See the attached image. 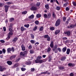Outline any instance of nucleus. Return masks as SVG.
<instances>
[{"label": "nucleus", "mask_w": 76, "mask_h": 76, "mask_svg": "<svg viewBox=\"0 0 76 76\" xmlns=\"http://www.w3.org/2000/svg\"><path fill=\"white\" fill-rule=\"evenodd\" d=\"M50 47L52 48H54V43H53V42H51L50 44Z\"/></svg>", "instance_id": "nucleus-6"}, {"label": "nucleus", "mask_w": 76, "mask_h": 76, "mask_svg": "<svg viewBox=\"0 0 76 76\" xmlns=\"http://www.w3.org/2000/svg\"><path fill=\"white\" fill-rule=\"evenodd\" d=\"M67 49V48H66V47H65V48H64L62 49V51L63 52H65L66 51V50Z\"/></svg>", "instance_id": "nucleus-23"}, {"label": "nucleus", "mask_w": 76, "mask_h": 76, "mask_svg": "<svg viewBox=\"0 0 76 76\" xmlns=\"http://www.w3.org/2000/svg\"><path fill=\"white\" fill-rule=\"evenodd\" d=\"M7 51L8 53H10V52L11 51V49L10 48H8L7 49Z\"/></svg>", "instance_id": "nucleus-33"}, {"label": "nucleus", "mask_w": 76, "mask_h": 76, "mask_svg": "<svg viewBox=\"0 0 76 76\" xmlns=\"http://www.w3.org/2000/svg\"><path fill=\"white\" fill-rule=\"evenodd\" d=\"M35 71V68H31V72H34Z\"/></svg>", "instance_id": "nucleus-50"}, {"label": "nucleus", "mask_w": 76, "mask_h": 76, "mask_svg": "<svg viewBox=\"0 0 76 76\" xmlns=\"http://www.w3.org/2000/svg\"><path fill=\"white\" fill-rule=\"evenodd\" d=\"M65 34H66L68 36H69L70 35V31H66L64 33Z\"/></svg>", "instance_id": "nucleus-8"}, {"label": "nucleus", "mask_w": 76, "mask_h": 76, "mask_svg": "<svg viewBox=\"0 0 76 76\" xmlns=\"http://www.w3.org/2000/svg\"><path fill=\"white\" fill-rule=\"evenodd\" d=\"M44 29V28L42 27H41L39 28V31H42Z\"/></svg>", "instance_id": "nucleus-46"}, {"label": "nucleus", "mask_w": 76, "mask_h": 76, "mask_svg": "<svg viewBox=\"0 0 76 76\" xmlns=\"http://www.w3.org/2000/svg\"><path fill=\"white\" fill-rule=\"evenodd\" d=\"M70 49L69 48L67 49L66 51V54H69V53H70Z\"/></svg>", "instance_id": "nucleus-19"}, {"label": "nucleus", "mask_w": 76, "mask_h": 76, "mask_svg": "<svg viewBox=\"0 0 76 76\" xmlns=\"http://www.w3.org/2000/svg\"><path fill=\"white\" fill-rule=\"evenodd\" d=\"M69 7H67L66 8V11H69Z\"/></svg>", "instance_id": "nucleus-52"}, {"label": "nucleus", "mask_w": 76, "mask_h": 76, "mask_svg": "<svg viewBox=\"0 0 76 76\" xmlns=\"http://www.w3.org/2000/svg\"><path fill=\"white\" fill-rule=\"evenodd\" d=\"M24 26L26 27V28H29V24L25 25Z\"/></svg>", "instance_id": "nucleus-37"}, {"label": "nucleus", "mask_w": 76, "mask_h": 76, "mask_svg": "<svg viewBox=\"0 0 76 76\" xmlns=\"http://www.w3.org/2000/svg\"><path fill=\"white\" fill-rule=\"evenodd\" d=\"M43 16L44 18H48V16L47 14H44L43 15Z\"/></svg>", "instance_id": "nucleus-30"}, {"label": "nucleus", "mask_w": 76, "mask_h": 76, "mask_svg": "<svg viewBox=\"0 0 76 76\" xmlns=\"http://www.w3.org/2000/svg\"><path fill=\"white\" fill-rule=\"evenodd\" d=\"M9 31H10L8 34V37L6 38V40H9V39L10 38V37H11L12 34H13V33L12 32V30L11 28H9Z\"/></svg>", "instance_id": "nucleus-1"}, {"label": "nucleus", "mask_w": 76, "mask_h": 76, "mask_svg": "<svg viewBox=\"0 0 76 76\" xmlns=\"http://www.w3.org/2000/svg\"><path fill=\"white\" fill-rule=\"evenodd\" d=\"M35 23L36 25H38L39 24V22L38 20H36L35 22Z\"/></svg>", "instance_id": "nucleus-40"}, {"label": "nucleus", "mask_w": 76, "mask_h": 76, "mask_svg": "<svg viewBox=\"0 0 76 76\" xmlns=\"http://www.w3.org/2000/svg\"><path fill=\"white\" fill-rule=\"evenodd\" d=\"M51 14L50 13H48V18L49 19L51 18Z\"/></svg>", "instance_id": "nucleus-16"}, {"label": "nucleus", "mask_w": 76, "mask_h": 76, "mask_svg": "<svg viewBox=\"0 0 76 76\" xmlns=\"http://www.w3.org/2000/svg\"><path fill=\"white\" fill-rule=\"evenodd\" d=\"M72 3L73 4V5L74 6H76V2H72Z\"/></svg>", "instance_id": "nucleus-54"}, {"label": "nucleus", "mask_w": 76, "mask_h": 76, "mask_svg": "<svg viewBox=\"0 0 76 76\" xmlns=\"http://www.w3.org/2000/svg\"><path fill=\"white\" fill-rule=\"evenodd\" d=\"M21 48L22 51H25V50H26L25 46L23 44L21 45Z\"/></svg>", "instance_id": "nucleus-7"}, {"label": "nucleus", "mask_w": 76, "mask_h": 76, "mask_svg": "<svg viewBox=\"0 0 76 76\" xmlns=\"http://www.w3.org/2000/svg\"><path fill=\"white\" fill-rule=\"evenodd\" d=\"M60 30H58L55 31V34L56 35H57V34H58V33H60Z\"/></svg>", "instance_id": "nucleus-14"}, {"label": "nucleus", "mask_w": 76, "mask_h": 76, "mask_svg": "<svg viewBox=\"0 0 76 76\" xmlns=\"http://www.w3.org/2000/svg\"><path fill=\"white\" fill-rule=\"evenodd\" d=\"M74 74L73 73H71L70 74V76H73Z\"/></svg>", "instance_id": "nucleus-64"}, {"label": "nucleus", "mask_w": 76, "mask_h": 76, "mask_svg": "<svg viewBox=\"0 0 76 76\" xmlns=\"http://www.w3.org/2000/svg\"><path fill=\"white\" fill-rule=\"evenodd\" d=\"M75 25H70V27L71 28H74V27H75Z\"/></svg>", "instance_id": "nucleus-42"}, {"label": "nucleus", "mask_w": 76, "mask_h": 76, "mask_svg": "<svg viewBox=\"0 0 76 76\" xmlns=\"http://www.w3.org/2000/svg\"><path fill=\"white\" fill-rule=\"evenodd\" d=\"M24 53V55L25 56V54H26L28 53V51H26L23 52Z\"/></svg>", "instance_id": "nucleus-57"}, {"label": "nucleus", "mask_w": 76, "mask_h": 76, "mask_svg": "<svg viewBox=\"0 0 76 76\" xmlns=\"http://www.w3.org/2000/svg\"><path fill=\"white\" fill-rule=\"evenodd\" d=\"M41 15L39 14H37L36 15V17L37 18H41Z\"/></svg>", "instance_id": "nucleus-25"}, {"label": "nucleus", "mask_w": 76, "mask_h": 76, "mask_svg": "<svg viewBox=\"0 0 76 76\" xmlns=\"http://www.w3.org/2000/svg\"><path fill=\"white\" fill-rule=\"evenodd\" d=\"M14 20H15V19L13 18H11L10 19V22H12V21Z\"/></svg>", "instance_id": "nucleus-43"}, {"label": "nucleus", "mask_w": 76, "mask_h": 76, "mask_svg": "<svg viewBox=\"0 0 76 76\" xmlns=\"http://www.w3.org/2000/svg\"><path fill=\"white\" fill-rule=\"evenodd\" d=\"M30 52L31 54H33V53H34V51L32 50H30Z\"/></svg>", "instance_id": "nucleus-39"}, {"label": "nucleus", "mask_w": 76, "mask_h": 76, "mask_svg": "<svg viewBox=\"0 0 76 76\" xmlns=\"http://www.w3.org/2000/svg\"><path fill=\"white\" fill-rule=\"evenodd\" d=\"M58 47V46H57V45H55L52 49L53 51H54L55 53H57L58 51H57V48Z\"/></svg>", "instance_id": "nucleus-2"}, {"label": "nucleus", "mask_w": 76, "mask_h": 76, "mask_svg": "<svg viewBox=\"0 0 76 76\" xmlns=\"http://www.w3.org/2000/svg\"><path fill=\"white\" fill-rule=\"evenodd\" d=\"M27 13V11H25L22 12V14L23 15H26Z\"/></svg>", "instance_id": "nucleus-26"}, {"label": "nucleus", "mask_w": 76, "mask_h": 76, "mask_svg": "<svg viewBox=\"0 0 76 76\" xmlns=\"http://www.w3.org/2000/svg\"><path fill=\"white\" fill-rule=\"evenodd\" d=\"M43 62H44V61L42 60H39V63H42Z\"/></svg>", "instance_id": "nucleus-27"}, {"label": "nucleus", "mask_w": 76, "mask_h": 76, "mask_svg": "<svg viewBox=\"0 0 76 76\" xmlns=\"http://www.w3.org/2000/svg\"><path fill=\"white\" fill-rule=\"evenodd\" d=\"M50 29L51 31H53V30H54V29H55V28H54V27H50Z\"/></svg>", "instance_id": "nucleus-24"}, {"label": "nucleus", "mask_w": 76, "mask_h": 76, "mask_svg": "<svg viewBox=\"0 0 76 76\" xmlns=\"http://www.w3.org/2000/svg\"><path fill=\"white\" fill-rule=\"evenodd\" d=\"M67 4L66 3H65L63 5V6L64 7H66V6H67Z\"/></svg>", "instance_id": "nucleus-58"}, {"label": "nucleus", "mask_w": 76, "mask_h": 76, "mask_svg": "<svg viewBox=\"0 0 76 76\" xmlns=\"http://www.w3.org/2000/svg\"><path fill=\"white\" fill-rule=\"evenodd\" d=\"M20 55L23 56H25V53L23 52H21L20 53Z\"/></svg>", "instance_id": "nucleus-31"}, {"label": "nucleus", "mask_w": 76, "mask_h": 76, "mask_svg": "<svg viewBox=\"0 0 76 76\" xmlns=\"http://www.w3.org/2000/svg\"><path fill=\"white\" fill-rule=\"evenodd\" d=\"M34 15H32L31 16H28V18L29 19H33V18H34Z\"/></svg>", "instance_id": "nucleus-20"}, {"label": "nucleus", "mask_w": 76, "mask_h": 76, "mask_svg": "<svg viewBox=\"0 0 76 76\" xmlns=\"http://www.w3.org/2000/svg\"><path fill=\"white\" fill-rule=\"evenodd\" d=\"M16 57V55H13L12 56H11L10 57V60H13V59H14V58H15V57Z\"/></svg>", "instance_id": "nucleus-9"}, {"label": "nucleus", "mask_w": 76, "mask_h": 76, "mask_svg": "<svg viewBox=\"0 0 76 76\" xmlns=\"http://www.w3.org/2000/svg\"><path fill=\"white\" fill-rule=\"evenodd\" d=\"M20 60V58H19L18 59H17L16 60H15V62H18V61H19Z\"/></svg>", "instance_id": "nucleus-53"}, {"label": "nucleus", "mask_w": 76, "mask_h": 76, "mask_svg": "<svg viewBox=\"0 0 76 76\" xmlns=\"http://www.w3.org/2000/svg\"><path fill=\"white\" fill-rule=\"evenodd\" d=\"M35 62L36 63H39V60L37 59L35 61Z\"/></svg>", "instance_id": "nucleus-47"}, {"label": "nucleus", "mask_w": 76, "mask_h": 76, "mask_svg": "<svg viewBox=\"0 0 76 76\" xmlns=\"http://www.w3.org/2000/svg\"><path fill=\"white\" fill-rule=\"evenodd\" d=\"M5 8V11L6 12H7L9 8V6H8L7 5H5L4 6Z\"/></svg>", "instance_id": "nucleus-4"}, {"label": "nucleus", "mask_w": 76, "mask_h": 76, "mask_svg": "<svg viewBox=\"0 0 76 76\" xmlns=\"http://www.w3.org/2000/svg\"><path fill=\"white\" fill-rule=\"evenodd\" d=\"M6 68H3L1 66L0 67V72H3L4 70H6Z\"/></svg>", "instance_id": "nucleus-5"}, {"label": "nucleus", "mask_w": 76, "mask_h": 76, "mask_svg": "<svg viewBox=\"0 0 76 76\" xmlns=\"http://www.w3.org/2000/svg\"><path fill=\"white\" fill-rule=\"evenodd\" d=\"M7 63L9 65H11V64H12V62L10 61H7Z\"/></svg>", "instance_id": "nucleus-17"}, {"label": "nucleus", "mask_w": 76, "mask_h": 76, "mask_svg": "<svg viewBox=\"0 0 76 76\" xmlns=\"http://www.w3.org/2000/svg\"><path fill=\"white\" fill-rule=\"evenodd\" d=\"M59 68L61 70H62V69H64V67H63V66L59 67Z\"/></svg>", "instance_id": "nucleus-48"}, {"label": "nucleus", "mask_w": 76, "mask_h": 76, "mask_svg": "<svg viewBox=\"0 0 76 76\" xmlns=\"http://www.w3.org/2000/svg\"><path fill=\"white\" fill-rule=\"evenodd\" d=\"M18 38L17 37H16L14 38V39L12 41L13 42H16L17 40H18Z\"/></svg>", "instance_id": "nucleus-15"}, {"label": "nucleus", "mask_w": 76, "mask_h": 76, "mask_svg": "<svg viewBox=\"0 0 76 76\" xmlns=\"http://www.w3.org/2000/svg\"><path fill=\"white\" fill-rule=\"evenodd\" d=\"M21 70L22 71H23V72H24V71H25V70H26V68L23 67L21 68Z\"/></svg>", "instance_id": "nucleus-36"}, {"label": "nucleus", "mask_w": 76, "mask_h": 76, "mask_svg": "<svg viewBox=\"0 0 76 76\" xmlns=\"http://www.w3.org/2000/svg\"><path fill=\"white\" fill-rule=\"evenodd\" d=\"M26 64L27 65H29V64H31V61H29L28 62H27L26 63Z\"/></svg>", "instance_id": "nucleus-18"}, {"label": "nucleus", "mask_w": 76, "mask_h": 76, "mask_svg": "<svg viewBox=\"0 0 76 76\" xmlns=\"http://www.w3.org/2000/svg\"><path fill=\"white\" fill-rule=\"evenodd\" d=\"M31 36L32 39H34V36L33 34H31Z\"/></svg>", "instance_id": "nucleus-45"}, {"label": "nucleus", "mask_w": 76, "mask_h": 76, "mask_svg": "<svg viewBox=\"0 0 76 76\" xmlns=\"http://www.w3.org/2000/svg\"><path fill=\"white\" fill-rule=\"evenodd\" d=\"M49 37V36H48V35H46L44 36V38H45L47 39Z\"/></svg>", "instance_id": "nucleus-41"}, {"label": "nucleus", "mask_w": 76, "mask_h": 76, "mask_svg": "<svg viewBox=\"0 0 76 76\" xmlns=\"http://www.w3.org/2000/svg\"><path fill=\"white\" fill-rule=\"evenodd\" d=\"M0 41L2 43H4V42H5L4 40H0Z\"/></svg>", "instance_id": "nucleus-49"}, {"label": "nucleus", "mask_w": 76, "mask_h": 76, "mask_svg": "<svg viewBox=\"0 0 76 76\" xmlns=\"http://www.w3.org/2000/svg\"><path fill=\"white\" fill-rule=\"evenodd\" d=\"M57 50L58 51H59V52H60V51H61V49L60 48H57Z\"/></svg>", "instance_id": "nucleus-51"}, {"label": "nucleus", "mask_w": 76, "mask_h": 76, "mask_svg": "<svg viewBox=\"0 0 76 76\" xmlns=\"http://www.w3.org/2000/svg\"><path fill=\"white\" fill-rule=\"evenodd\" d=\"M37 59H41V56H38V58H37Z\"/></svg>", "instance_id": "nucleus-62"}, {"label": "nucleus", "mask_w": 76, "mask_h": 76, "mask_svg": "<svg viewBox=\"0 0 76 76\" xmlns=\"http://www.w3.org/2000/svg\"><path fill=\"white\" fill-rule=\"evenodd\" d=\"M21 30L22 31H24V30L25 29V28L23 27V26H22L20 28Z\"/></svg>", "instance_id": "nucleus-38"}, {"label": "nucleus", "mask_w": 76, "mask_h": 76, "mask_svg": "<svg viewBox=\"0 0 76 76\" xmlns=\"http://www.w3.org/2000/svg\"><path fill=\"white\" fill-rule=\"evenodd\" d=\"M19 66V64H16L15 65H14L12 67V68L13 69H14V68H16V67H18V66Z\"/></svg>", "instance_id": "nucleus-12"}, {"label": "nucleus", "mask_w": 76, "mask_h": 76, "mask_svg": "<svg viewBox=\"0 0 76 76\" xmlns=\"http://www.w3.org/2000/svg\"><path fill=\"white\" fill-rule=\"evenodd\" d=\"M40 4H41L40 3V2H38L36 4V5L37 6V7H39V6H40Z\"/></svg>", "instance_id": "nucleus-34"}, {"label": "nucleus", "mask_w": 76, "mask_h": 76, "mask_svg": "<svg viewBox=\"0 0 76 76\" xmlns=\"http://www.w3.org/2000/svg\"><path fill=\"white\" fill-rule=\"evenodd\" d=\"M31 10H37V8L35 7H32L31 8Z\"/></svg>", "instance_id": "nucleus-11"}, {"label": "nucleus", "mask_w": 76, "mask_h": 76, "mask_svg": "<svg viewBox=\"0 0 76 76\" xmlns=\"http://www.w3.org/2000/svg\"><path fill=\"white\" fill-rule=\"evenodd\" d=\"M11 51H12V52H14V51H15V50L14 49V48L12 47L11 49Z\"/></svg>", "instance_id": "nucleus-55"}, {"label": "nucleus", "mask_w": 76, "mask_h": 76, "mask_svg": "<svg viewBox=\"0 0 76 76\" xmlns=\"http://www.w3.org/2000/svg\"><path fill=\"white\" fill-rule=\"evenodd\" d=\"M60 19H58L57 20L56 22L55 26H58V25H60Z\"/></svg>", "instance_id": "nucleus-3"}, {"label": "nucleus", "mask_w": 76, "mask_h": 76, "mask_svg": "<svg viewBox=\"0 0 76 76\" xmlns=\"http://www.w3.org/2000/svg\"><path fill=\"white\" fill-rule=\"evenodd\" d=\"M66 20V17H64L63 19V21H65Z\"/></svg>", "instance_id": "nucleus-60"}, {"label": "nucleus", "mask_w": 76, "mask_h": 76, "mask_svg": "<svg viewBox=\"0 0 76 76\" xmlns=\"http://www.w3.org/2000/svg\"><path fill=\"white\" fill-rule=\"evenodd\" d=\"M37 29V26H34V28L33 29V31H36Z\"/></svg>", "instance_id": "nucleus-32"}, {"label": "nucleus", "mask_w": 76, "mask_h": 76, "mask_svg": "<svg viewBox=\"0 0 76 76\" xmlns=\"http://www.w3.org/2000/svg\"><path fill=\"white\" fill-rule=\"evenodd\" d=\"M62 39H63V40H66V39H67V37H65L64 38H63Z\"/></svg>", "instance_id": "nucleus-63"}, {"label": "nucleus", "mask_w": 76, "mask_h": 76, "mask_svg": "<svg viewBox=\"0 0 76 76\" xmlns=\"http://www.w3.org/2000/svg\"><path fill=\"white\" fill-rule=\"evenodd\" d=\"M56 10H60V7L57 6L56 7Z\"/></svg>", "instance_id": "nucleus-28"}, {"label": "nucleus", "mask_w": 76, "mask_h": 76, "mask_svg": "<svg viewBox=\"0 0 76 76\" xmlns=\"http://www.w3.org/2000/svg\"><path fill=\"white\" fill-rule=\"evenodd\" d=\"M46 9H48L49 8V6H48V4H46L45 6Z\"/></svg>", "instance_id": "nucleus-22"}, {"label": "nucleus", "mask_w": 76, "mask_h": 76, "mask_svg": "<svg viewBox=\"0 0 76 76\" xmlns=\"http://www.w3.org/2000/svg\"><path fill=\"white\" fill-rule=\"evenodd\" d=\"M3 30H4V31H6V27H4Z\"/></svg>", "instance_id": "nucleus-59"}, {"label": "nucleus", "mask_w": 76, "mask_h": 76, "mask_svg": "<svg viewBox=\"0 0 76 76\" xmlns=\"http://www.w3.org/2000/svg\"><path fill=\"white\" fill-rule=\"evenodd\" d=\"M51 49L50 47H49V48L47 50V51L48 52H50V51H51Z\"/></svg>", "instance_id": "nucleus-35"}, {"label": "nucleus", "mask_w": 76, "mask_h": 76, "mask_svg": "<svg viewBox=\"0 0 76 76\" xmlns=\"http://www.w3.org/2000/svg\"><path fill=\"white\" fill-rule=\"evenodd\" d=\"M30 42L31 43H32V44H34V43L36 42V41L33 40H31L30 41Z\"/></svg>", "instance_id": "nucleus-29"}, {"label": "nucleus", "mask_w": 76, "mask_h": 76, "mask_svg": "<svg viewBox=\"0 0 76 76\" xmlns=\"http://www.w3.org/2000/svg\"><path fill=\"white\" fill-rule=\"evenodd\" d=\"M47 40L48 41H50V40H51V39L50 38V37H49L48 38H47Z\"/></svg>", "instance_id": "nucleus-44"}, {"label": "nucleus", "mask_w": 76, "mask_h": 76, "mask_svg": "<svg viewBox=\"0 0 76 76\" xmlns=\"http://www.w3.org/2000/svg\"><path fill=\"white\" fill-rule=\"evenodd\" d=\"M66 57H61V61H64V60H65L66 59Z\"/></svg>", "instance_id": "nucleus-21"}, {"label": "nucleus", "mask_w": 76, "mask_h": 76, "mask_svg": "<svg viewBox=\"0 0 76 76\" xmlns=\"http://www.w3.org/2000/svg\"><path fill=\"white\" fill-rule=\"evenodd\" d=\"M32 48V46L31 45H30L28 47L29 49H31Z\"/></svg>", "instance_id": "nucleus-61"}, {"label": "nucleus", "mask_w": 76, "mask_h": 76, "mask_svg": "<svg viewBox=\"0 0 76 76\" xmlns=\"http://www.w3.org/2000/svg\"><path fill=\"white\" fill-rule=\"evenodd\" d=\"M52 16L53 17V18L54 19H55V18H56V13L54 12H53L52 13Z\"/></svg>", "instance_id": "nucleus-10"}, {"label": "nucleus", "mask_w": 76, "mask_h": 76, "mask_svg": "<svg viewBox=\"0 0 76 76\" xmlns=\"http://www.w3.org/2000/svg\"><path fill=\"white\" fill-rule=\"evenodd\" d=\"M2 51H3V53H6V50L4 49H2Z\"/></svg>", "instance_id": "nucleus-56"}, {"label": "nucleus", "mask_w": 76, "mask_h": 76, "mask_svg": "<svg viewBox=\"0 0 76 76\" xmlns=\"http://www.w3.org/2000/svg\"><path fill=\"white\" fill-rule=\"evenodd\" d=\"M68 66H72L73 67V66H75V64H72L71 63H69L68 64Z\"/></svg>", "instance_id": "nucleus-13"}]
</instances>
